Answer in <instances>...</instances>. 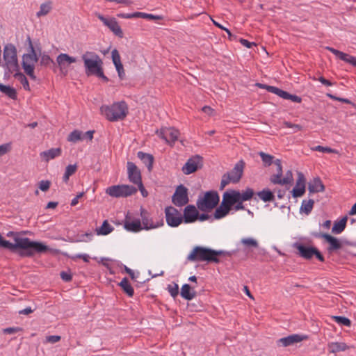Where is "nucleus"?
<instances>
[{"instance_id": "obj_1", "label": "nucleus", "mask_w": 356, "mask_h": 356, "mask_svg": "<svg viewBox=\"0 0 356 356\" xmlns=\"http://www.w3.org/2000/svg\"><path fill=\"white\" fill-rule=\"evenodd\" d=\"M15 243L3 238L0 234V246L11 251L17 248L22 249L19 254L22 257H31L35 253H43L49 250V248L41 242L31 241L29 238L15 237Z\"/></svg>"}, {"instance_id": "obj_2", "label": "nucleus", "mask_w": 356, "mask_h": 356, "mask_svg": "<svg viewBox=\"0 0 356 356\" xmlns=\"http://www.w3.org/2000/svg\"><path fill=\"white\" fill-rule=\"evenodd\" d=\"M220 256L231 257L232 252L224 250H216L209 248L195 246L188 255L187 259L190 261H207V263L220 262Z\"/></svg>"}, {"instance_id": "obj_3", "label": "nucleus", "mask_w": 356, "mask_h": 356, "mask_svg": "<svg viewBox=\"0 0 356 356\" xmlns=\"http://www.w3.org/2000/svg\"><path fill=\"white\" fill-rule=\"evenodd\" d=\"M243 202L229 191H225L222 195L221 204L213 213V218L216 220L222 219L226 217L232 209L235 211L245 210Z\"/></svg>"}, {"instance_id": "obj_4", "label": "nucleus", "mask_w": 356, "mask_h": 356, "mask_svg": "<svg viewBox=\"0 0 356 356\" xmlns=\"http://www.w3.org/2000/svg\"><path fill=\"white\" fill-rule=\"evenodd\" d=\"M81 58L83 61L87 75H95L102 79L104 81H108V79L104 74L102 69L103 61L97 53L87 51L82 54Z\"/></svg>"}, {"instance_id": "obj_5", "label": "nucleus", "mask_w": 356, "mask_h": 356, "mask_svg": "<svg viewBox=\"0 0 356 356\" xmlns=\"http://www.w3.org/2000/svg\"><path fill=\"white\" fill-rule=\"evenodd\" d=\"M100 112L108 120L115 122L123 120L127 116L128 107L124 102H115L111 106H102Z\"/></svg>"}, {"instance_id": "obj_6", "label": "nucleus", "mask_w": 356, "mask_h": 356, "mask_svg": "<svg viewBox=\"0 0 356 356\" xmlns=\"http://www.w3.org/2000/svg\"><path fill=\"white\" fill-rule=\"evenodd\" d=\"M220 196L216 191H209L204 193V195L199 196L196 202L197 207L204 212L211 211L218 205Z\"/></svg>"}, {"instance_id": "obj_7", "label": "nucleus", "mask_w": 356, "mask_h": 356, "mask_svg": "<svg viewBox=\"0 0 356 356\" xmlns=\"http://www.w3.org/2000/svg\"><path fill=\"white\" fill-rule=\"evenodd\" d=\"M28 40L29 42L30 51L27 54H24L22 56V65L24 72L33 80L36 79V76L34 73L35 65L38 62V57L32 44L31 38L29 37Z\"/></svg>"}, {"instance_id": "obj_8", "label": "nucleus", "mask_w": 356, "mask_h": 356, "mask_svg": "<svg viewBox=\"0 0 356 356\" xmlns=\"http://www.w3.org/2000/svg\"><path fill=\"white\" fill-rule=\"evenodd\" d=\"M245 165L243 160H240L236 163L231 172L225 173L222 177L220 190H223L230 182L234 184L239 182L243 174Z\"/></svg>"}, {"instance_id": "obj_9", "label": "nucleus", "mask_w": 356, "mask_h": 356, "mask_svg": "<svg viewBox=\"0 0 356 356\" xmlns=\"http://www.w3.org/2000/svg\"><path fill=\"white\" fill-rule=\"evenodd\" d=\"M3 57L5 62V66L10 72H14L19 70L17 49L13 44L8 43L4 46Z\"/></svg>"}, {"instance_id": "obj_10", "label": "nucleus", "mask_w": 356, "mask_h": 356, "mask_svg": "<svg viewBox=\"0 0 356 356\" xmlns=\"http://www.w3.org/2000/svg\"><path fill=\"white\" fill-rule=\"evenodd\" d=\"M293 247L298 250V254L305 259H311L313 256H315L320 261H325L323 255L316 247L307 246L300 243H294Z\"/></svg>"}, {"instance_id": "obj_11", "label": "nucleus", "mask_w": 356, "mask_h": 356, "mask_svg": "<svg viewBox=\"0 0 356 356\" xmlns=\"http://www.w3.org/2000/svg\"><path fill=\"white\" fill-rule=\"evenodd\" d=\"M137 191V189L129 185H114L108 187L106 193L113 197H128Z\"/></svg>"}, {"instance_id": "obj_12", "label": "nucleus", "mask_w": 356, "mask_h": 356, "mask_svg": "<svg viewBox=\"0 0 356 356\" xmlns=\"http://www.w3.org/2000/svg\"><path fill=\"white\" fill-rule=\"evenodd\" d=\"M189 202L188 190L183 184H179L175 188V191L172 196V202L178 207L186 205Z\"/></svg>"}, {"instance_id": "obj_13", "label": "nucleus", "mask_w": 356, "mask_h": 356, "mask_svg": "<svg viewBox=\"0 0 356 356\" xmlns=\"http://www.w3.org/2000/svg\"><path fill=\"white\" fill-rule=\"evenodd\" d=\"M165 220L168 226L177 227L183 222L182 214L174 207L165 209Z\"/></svg>"}, {"instance_id": "obj_14", "label": "nucleus", "mask_w": 356, "mask_h": 356, "mask_svg": "<svg viewBox=\"0 0 356 356\" xmlns=\"http://www.w3.org/2000/svg\"><path fill=\"white\" fill-rule=\"evenodd\" d=\"M312 236L318 238H323L327 243H329V246L327 250L329 253H332L334 251L340 250L342 248L341 241L336 237L323 232H314Z\"/></svg>"}, {"instance_id": "obj_15", "label": "nucleus", "mask_w": 356, "mask_h": 356, "mask_svg": "<svg viewBox=\"0 0 356 356\" xmlns=\"http://www.w3.org/2000/svg\"><path fill=\"white\" fill-rule=\"evenodd\" d=\"M203 165V158L196 154L191 157L182 167V171L185 175H190L202 168Z\"/></svg>"}, {"instance_id": "obj_16", "label": "nucleus", "mask_w": 356, "mask_h": 356, "mask_svg": "<svg viewBox=\"0 0 356 356\" xmlns=\"http://www.w3.org/2000/svg\"><path fill=\"white\" fill-rule=\"evenodd\" d=\"M157 134H159V137L163 139L167 144L173 146L178 139L179 133L178 130L173 127H161L159 133L157 129Z\"/></svg>"}, {"instance_id": "obj_17", "label": "nucleus", "mask_w": 356, "mask_h": 356, "mask_svg": "<svg viewBox=\"0 0 356 356\" xmlns=\"http://www.w3.org/2000/svg\"><path fill=\"white\" fill-rule=\"evenodd\" d=\"M56 62L60 72L63 75H67L69 71V66L76 62V58L70 56L67 54L61 53L56 58Z\"/></svg>"}, {"instance_id": "obj_18", "label": "nucleus", "mask_w": 356, "mask_h": 356, "mask_svg": "<svg viewBox=\"0 0 356 356\" xmlns=\"http://www.w3.org/2000/svg\"><path fill=\"white\" fill-rule=\"evenodd\" d=\"M127 174L131 182L142 187L140 171L132 162H127Z\"/></svg>"}, {"instance_id": "obj_19", "label": "nucleus", "mask_w": 356, "mask_h": 356, "mask_svg": "<svg viewBox=\"0 0 356 356\" xmlns=\"http://www.w3.org/2000/svg\"><path fill=\"white\" fill-rule=\"evenodd\" d=\"M97 17L115 35L122 37V31L115 18H106L101 14H98Z\"/></svg>"}, {"instance_id": "obj_20", "label": "nucleus", "mask_w": 356, "mask_h": 356, "mask_svg": "<svg viewBox=\"0 0 356 356\" xmlns=\"http://www.w3.org/2000/svg\"><path fill=\"white\" fill-rule=\"evenodd\" d=\"M307 338V336H303L298 334H293L278 339L277 341V345L278 346L287 347L289 346H292L295 343L301 342L302 341L306 339Z\"/></svg>"}, {"instance_id": "obj_21", "label": "nucleus", "mask_w": 356, "mask_h": 356, "mask_svg": "<svg viewBox=\"0 0 356 356\" xmlns=\"http://www.w3.org/2000/svg\"><path fill=\"white\" fill-rule=\"evenodd\" d=\"M198 210L193 204L187 205L182 215L183 222L186 224L195 222L197 220Z\"/></svg>"}, {"instance_id": "obj_22", "label": "nucleus", "mask_w": 356, "mask_h": 356, "mask_svg": "<svg viewBox=\"0 0 356 356\" xmlns=\"http://www.w3.org/2000/svg\"><path fill=\"white\" fill-rule=\"evenodd\" d=\"M124 227L126 230L132 232H138L143 229L140 219H133L128 215L126 216Z\"/></svg>"}, {"instance_id": "obj_23", "label": "nucleus", "mask_w": 356, "mask_h": 356, "mask_svg": "<svg viewBox=\"0 0 356 356\" xmlns=\"http://www.w3.org/2000/svg\"><path fill=\"white\" fill-rule=\"evenodd\" d=\"M326 49L332 52L334 55H335L341 60H343L346 63H348L352 65L353 66L356 67V57L343 53L339 50L335 49L333 47H326Z\"/></svg>"}, {"instance_id": "obj_24", "label": "nucleus", "mask_w": 356, "mask_h": 356, "mask_svg": "<svg viewBox=\"0 0 356 356\" xmlns=\"http://www.w3.org/2000/svg\"><path fill=\"white\" fill-rule=\"evenodd\" d=\"M270 90H272V93L277 95L284 99H289L296 103H300L302 102V98L296 95L290 94L289 92L275 86H273V88H270Z\"/></svg>"}, {"instance_id": "obj_25", "label": "nucleus", "mask_w": 356, "mask_h": 356, "mask_svg": "<svg viewBox=\"0 0 356 356\" xmlns=\"http://www.w3.org/2000/svg\"><path fill=\"white\" fill-rule=\"evenodd\" d=\"M325 190V186L318 177H314L308 183L309 195L318 192H323Z\"/></svg>"}, {"instance_id": "obj_26", "label": "nucleus", "mask_w": 356, "mask_h": 356, "mask_svg": "<svg viewBox=\"0 0 356 356\" xmlns=\"http://www.w3.org/2000/svg\"><path fill=\"white\" fill-rule=\"evenodd\" d=\"M227 191L244 202L250 200L254 195V191L251 188H246L245 191H242L241 192L234 189H229L227 190Z\"/></svg>"}, {"instance_id": "obj_27", "label": "nucleus", "mask_w": 356, "mask_h": 356, "mask_svg": "<svg viewBox=\"0 0 356 356\" xmlns=\"http://www.w3.org/2000/svg\"><path fill=\"white\" fill-rule=\"evenodd\" d=\"M62 150L60 147L51 148L47 151L40 152V157L46 162L60 156Z\"/></svg>"}, {"instance_id": "obj_28", "label": "nucleus", "mask_w": 356, "mask_h": 356, "mask_svg": "<svg viewBox=\"0 0 356 356\" xmlns=\"http://www.w3.org/2000/svg\"><path fill=\"white\" fill-rule=\"evenodd\" d=\"M120 17L124 19H131V18H144L147 19H156V15L153 14H148L142 12H135L132 13H122L118 15Z\"/></svg>"}, {"instance_id": "obj_29", "label": "nucleus", "mask_w": 356, "mask_h": 356, "mask_svg": "<svg viewBox=\"0 0 356 356\" xmlns=\"http://www.w3.org/2000/svg\"><path fill=\"white\" fill-rule=\"evenodd\" d=\"M140 216L143 229H149L155 227L153 220L149 218V213L143 208H140Z\"/></svg>"}, {"instance_id": "obj_30", "label": "nucleus", "mask_w": 356, "mask_h": 356, "mask_svg": "<svg viewBox=\"0 0 356 356\" xmlns=\"http://www.w3.org/2000/svg\"><path fill=\"white\" fill-rule=\"evenodd\" d=\"M274 164L277 167V173L270 176V181L273 184H277L281 181V177L283 175L282 161L280 159H276Z\"/></svg>"}, {"instance_id": "obj_31", "label": "nucleus", "mask_w": 356, "mask_h": 356, "mask_svg": "<svg viewBox=\"0 0 356 356\" xmlns=\"http://www.w3.org/2000/svg\"><path fill=\"white\" fill-rule=\"evenodd\" d=\"M180 294L184 299L191 300L195 297L196 291L188 284H184L181 286Z\"/></svg>"}, {"instance_id": "obj_32", "label": "nucleus", "mask_w": 356, "mask_h": 356, "mask_svg": "<svg viewBox=\"0 0 356 356\" xmlns=\"http://www.w3.org/2000/svg\"><path fill=\"white\" fill-rule=\"evenodd\" d=\"M138 157L141 161L145 165L149 171L152 169V165L154 162V156L152 154L144 153L143 152H138L137 154Z\"/></svg>"}, {"instance_id": "obj_33", "label": "nucleus", "mask_w": 356, "mask_h": 356, "mask_svg": "<svg viewBox=\"0 0 356 356\" xmlns=\"http://www.w3.org/2000/svg\"><path fill=\"white\" fill-rule=\"evenodd\" d=\"M260 200L264 202H270L275 200V195L268 188H264L257 193Z\"/></svg>"}, {"instance_id": "obj_34", "label": "nucleus", "mask_w": 356, "mask_h": 356, "mask_svg": "<svg viewBox=\"0 0 356 356\" xmlns=\"http://www.w3.org/2000/svg\"><path fill=\"white\" fill-rule=\"evenodd\" d=\"M348 217L344 216L340 220L334 222L332 232L334 234H341L346 228Z\"/></svg>"}, {"instance_id": "obj_35", "label": "nucleus", "mask_w": 356, "mask_h": 356, "mask_svg": "<svg viewBox=\"0 0 356 356\" xmlns=\"http://www.w3.org/2000/svg\"><path fill=\"white\" fill-rule=\"evenodd\" d=\"M114 227L106 220L103 222L101 227L96 228L95 232L97 235L105 236L111 233Z\"/></svg>"}, {"instance_id": "obj_36", "label": "nucleus", "mask_w": 356, "mask_h": 356, "mask_svg": "<svg viewBox=\"0 0 356 356\" xmlns=\"http://www.w3.org/2000/svg\"><path fill=\"white\" fill-rule=\"evenodd\" d=\"M328 348L330 353H336L348 350L349 346L343 342H332L328 344Z\"/></svg>"}, {"instance_id": "obj_37", "label": "nucleus", "mask_w": 356, "mask_h": 356, "mask_svg": "<svg viewBox=\"0 0 356 356\" xmlns=\"http://www.w3.org/2000/svg\"><path fill=\"white\" fill-rule=\"evenodd\" d=\"M0 91L12 99H17L16 90L10 86H6L3 83H0Z\"/></svg>"}, {"instance_id": "obj_38", "label": "nucleus", "mask_w": 356, "mask_h": 356, "mask_svg": "<svg viewBox=\"0 0 356 356\" xmlns=\"http://www.w3.org/2000/svg\"><path fill=\"white\" fill-rule=\"evenodd\" d=\"M314 203L315 202L313 199H309L308 200H304L300 207V211L306 215H309L313 209Z\"/></svg>"}, {"instance_id": "obj_39", "label": "nucleus", "mask_w": 356, "mask_h": 356, "mask_svg": "<svg viewBox=\"0 0 356 356\" xmlns=\"http://www.w3.org/2000/svg\"><path fill=\"white\" fill-rule=\"evenodd\" d=\"M122 290L127 294L128 296L132 297L134 293V288L131 286L127 277H124L119 283Z\"/></svg>"}, {"instance_id": "obj_40", "label": "nucleus", "mask_w": 356, "mask_h": 356, "mask_svg": "<svg viewBox=\"0 0 356 356\" xmlns=\"http://www.w3.org/2000/svg\"><path fill=\"white\" fill-rule=\"evenodd\" d=\"M15 72V78H16L22 83L25 90L29 91L31 90L29 83L25 75L23 73L19 72V70Z\"/></svg>"}, {"instance_id": "obj_41", "label": "nucleus", "mask_w": 356, "mask_h": 356, "mask_svg": "<svg viewBox=\"0 0 356 356\" xmlns=\"http://www.w3.org/2000/svg\"><path fill=\"white\" fill-rule=\"evenodd\" d=\"M76 170L77 165L76 164L68 165L65 168V171L63 177V181L65 183L67 182L70 179V177L74 174Z\"/></svg>"}, {"instance_id": "obj_42", "label": "nucleus", "mask_w": 356, "mask_h": 356, "mask_svg": "<svg viewBox=\"0 0 356 356\" xmlns=\"http://www.w3.org/2000/svg\"><path fill=\"white\" fill-rule=\"evenodd\" d=\"M259 155L260 156V157L264 163V165L265 167H268V166L271 165L273 163H274L275 160H274L273 156L266 154L263 152H259Z\"/></svg>"}, {"instance_id": "obj_43", "label": "nucleus", "mask_w": 356, "mask_h": 356, "mask_svg": "<svg viewBox=\"0 0 356 356\" xmlns=\"http://www.w3.org/2000/svg\"><path fill=\"white\" fill-rule=\"evenodd\" d=\"M83 140V133L79 130H74L72 131L67 137V140L72 143H77L79 140Z\"/></svg>"}, {"instance_id": "obj_44", "label": "nucleus", "mask_w": 356, "mask_h": 356, "mask_svg": "<svg viewBox=\"0 0 356 356\" xmlns=\"http://www.w3.org/2000/svg\"><path fill=\"white\" fill-rule=\"evenodd\" d=\"M51 9V4L50 2H46L41 4L39 11L37 12L36 15L38 17L44 16L49 13Z\"/></svg>"}, {"instance_id": "obj_45", "label": "nucleus", "mask_w": 356, "mask_h": 356, "mask_svg": "<svg viewBox=\"0 0 356 356\" xmlns=\"http://www.w3.org/2000/svg\"><path fill=\"white\" fill-rule=\"evenodd\" d=\"M332 318L334 319V321L339 325L347 327H350L351 325V321L345 316H332Z\"/></svg>"}, {"instance_id": "obj_46", "label": "nucleus", "mask_w": 356, "mask_h": 356, "mask_svg": "<svg viewBox=\"0 0 356 356\" xmlns=\"http://www.w3.org/2000/svg\"><path fill=\"white\" fill-rule=\"evenodd\" d=\"M241 243L247 248H259V243L257 241L252 238H243L241 240Z\"/></svg>"}, {"instance_id": "obj_47", "label": "nucleus", "mask_w": 356, "mask_h": 356, "mask_svg": "<svg viewBox=\"0 0 356 356\" xmlns=\"http://www.w3.org/2000/svg\"><path fill=\"white\" fill-rule=\"evenodd\" d=\"M293 181V177L291 170H287L284 178L281 177V181L277 184L285 185L292 184Z\"/></svg>"}, {"instance_id": "obj_48", "label": "nucleus", "mask_w": 356, "mask_h": 356, "mask_svg": "<svg viewBox=\"0 0 356 356\" xmlns=\"http://www.w3.org/2000/svg\"><path fill=\"white\" fill-rule=\"evenodd\" d=\"M305 193V187L295 186L291 191L293 197L297 198L302 197Z\"/></svg>"}, {"instance_id": "obj_49", "label": "nucleus", "mask_w": 356, "mask_h": 356, "mask_svg": "<svg viewBox=\"0 0 356 356\" xmlns=\"http://www.w3.org/2000/svg\"><path fill=\"white\" fill-rule=\"evenodd\" d=\"M93 233L92 232H86L85 234H82L78 236L79 238L77 241L79 242H90L92 240Z\"/></svg>"}, {"instance_id": "obj_50", "label": "nucleus", "mask_w": 356, "mask_h": 356, "mask_svg": "<svg viewBox=\"0 0 356 356\" xmlns=\"http://www.w3.org/2000/svg\"><path fill=\"white\" fill-rule=\"evenodd\" d=\"M283 124L284 125L285 127H287V128H291L293 129V134H295V133H297L298 131H302L303 127L302 126L300 125V124H293L291 122H288V121H284L283 122Z\"/></svg>"}, {"instance_id": "obj_51", "label": "nucleus", "mask_w": 356, "mask_h": 356, "mask_svg": "<svg viewBox=\"0 0 356 356\" xmlns=\"http://www.w3.org/2000/svg\"><path fill=\"white\" fill-rule=\"evenodd\" d=\"M111 56H112L113 63L115 66L122 64L121 60H120V56L117 49H113L112 51Z\"/></svg>"}, {"instance_id": "obj_52", "label": "nucleus", "mask_w": 356, "mask_h": 356, "mask_svg": "<svg viewBox=\"0 0 356 356\" xmlns=\"http://www.w3.org/2000/svg\"><path fill=\"white\" fill-rule=\"evenodd\" d=\"M296 186L300 187H305L306 186V179L305 177L304 174L301 172H298V179L296 181Z\"/></svg>"}, {"instance_id": "obj_53", "label": "nucleus", "mask_w": 356, "mask_h": 356, "mask_svg": "<svg viewBox=\"0 0 356 356\" xmlns=\"http://www.w3.org/2000/svg\"><path fill=\"white\" fill-rule=\"evenodd\" d=\"M168 289L170 295L175 298L179 294L178 284H174L173 285H168Z\"/></svg>"}, {"instance_id": "obj_54", "label": "nucleus", "mask_w": 356, "mask_h": 356, "mask_svg": "<svg viewBox=\"0 0 356 356\" xmlns=\"http://www.w3.org/2000/svg\"><path fill=\"white\" fill-rule=\"evenodd\" d=\"M314 151H318L322 152H327V153H334L336 152V151L330 147H323L321 145H317L312 148Z\"/></svg>"}, {"instance_id": "obj_55", "label": "nucleus", "mask_w": 356, "mask_h": 356, "mask_svg": "<svg viewBox=\"0 0 356 356\" xmlns=\"http://www.w3.org/2000/svg\"><path fill=\"white\" fill-rule=\"evenodd\" d=\"M53 63V60L47 54H42L40 58V64L42 65L47 66Z\"/></svg>"}, {"instance_id": "obj_56", "label": "nucleus", "mask_w": 356, "mask_h": 356, "mask_svg": "<svg viewBox=\"0 0 356 356\" xmlns=\"http://www.w3.org/2000/svg\"><path fill=\"white\" fill-rule=\"evenodd\" d=\"M50 185H51V183L48 180H42L40 181L39 183V188L42 191H47L49 190V187H50Z\"/></svg>"}, {"instance_id": "obj_57", "label": "nucleus", "mask_w": 356, "mask_h": 356, "mask_svg": "<svg viewBox=\"0 0 356 356\" xmlns=\"http://www.w3.org/2000/svg\"><path fill=\"white\" fill-rule=\"evenodd\" d=\"M73 260L82 259L85 262H89L90 256L88 254H76L71 257Z\"/></svg>"}, {"instance_id": "obj_58", "label": "nucleus", "mask_w": 356, "mask_h": 356, "mask_svg": "<svg viewBox=\"0 0 356 356\" xmlns=\"http://www.w3.org/2000/svg\"><path fill=\"white\" fill-rule=\"evenodd\" d=\"M60 340V337L58 335H50L46 337V341L51 343H55Z\"/></svg>"}, {"instance_id": "obj_59", "label": "nucleus", "mask_w": 356, "mask_h": 356, "mask_svg": "<svg viewBox=\"0 0 356 356\" xmlns=\"http://www.w3.org/2000/svg\"><path fill=\"white\" fill-rule=\"evenodd\" d=\"M115 69H116V70L118 72V76H119L120 79L121 80L123 79L124 76H125V73H124V70L122 64L118 65L115 66Z\"/></svg>"}, {"instance_id": "obj_60", "label": "nucleus", "mask_w": 356, "mask_h": 356, "mask_svg": "<svg viewBox=\"0 0 356 356\" xmlns=\"http://www.w3.org/2000/svg\"><path fill=\"white\" fill-rule=\"evenodd\" d=\"M60 277L65 282H70L72 279V275L66 271H62L60 273Z\"/></svg>"}, {"instance_id": "obj_61", "label": "nucleus", "mask_w": 356, "mask_h": 356, "mask_svg": "<svg viewBox=\"0 0 356 356\" xmlns=\"http://www.w3.org/2000/svg\"><path fill=\"white\" fill-rule=\"evenodd\" d=\"M21 330L19 327H10L3 329V332L4 334H13Z\"/></svg>"}, {"instance_id": "obj_62", "label": "nucleus", "mask_w": 356, "mask_h": 356, "mask_svg": "<svg viewBox=\"0 0 356 356\" xmlns=\"http://www.w3.org/2000/svg\"><path fill=\"white\" fill-rule=\"evenodd\" d=\"M122 268L124 270V271L126 273H127L130 275V277L132 280H135L136 279V277L135 276V273L134 272L133 270H131V268H128L127 266L123 265V264H122Z\"/></svg>"}, {"instance_id": "obj_63", "label": "nucleus", "mask_w": 356, "mask_h": 356, "mask_svg": "<svg viewBox=\"0 0 356 356\" xmlns=\"http://www.w3.org/2000/svg\"><path fill=\"white\" fill-rule=\"evenodd\" d=\"M239 42L247 48H251L252 46H256L254 42H249L248 40L243 38H241Z\"/></svg>"}, {"instance_id": "obj_64", "label": "nucleus", "mask_w": 356, "mask_h": 356, "mask_svg": "<svg viewBox=\"0 0 356 356\" xmlns=\"http://www.w3.org/2000/svg\"><path fill=\"white\" fill-rule=\"evenodd\" d=\"M10 148L9 144H3L0 145V156L6 154Z\"/></svg>"}]
</instances>
